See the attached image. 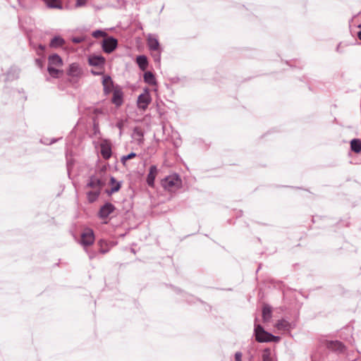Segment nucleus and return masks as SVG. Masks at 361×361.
<instances>
[{"label":"nucleus","instance_id":"nucleus-12","mask_svg":"<svg viewBox=\"0 0 361 361\" xmlns=\"http://www.w3.org/2000/svg\"><path fill=\"white\" fill-rule=\"evenodd\" d=\"M100 152L104 159H109L112 154L111 145L104 141L100 145Z\"/></svg>","mask_w":361,"mask_h":361},{"label":"nucleus","instance_id":"nucleus-16","mask_svg":"<svg viewBox=\"0 0 361 361\" xmlns=\"http://www.w3.org/2000/svg\"><path fill=\"white\" fill-rule=\"evenodd\" d=\"M63 65V61L61 58L56 54L50 55L48 58V66H61Z\"/></svg>","mask_w":361,"mask_h":361},{"label":"nucleus","instance_id":"nucleus-38","mask_svg":"<svg viewBox=\"0 0 361 361\" xmlns=\"http://www.w3.org/2000/svg\"><path fill=\"white\" fill-rule=\"evenodd\" d=\"M123 121H119L116 123V126L120 130V135L122 133V129L123 128Z\"/></svg>","mask_w":361,"mask_h":361},{"label":"nucleus","instance_id":"nucleus-7","mask_svg":"<svg viewBox=\"0 0 361 361\" xmlns=\"http://www.w3.org/2000/svg\"><path fill=\"white\" fill-rule=\"evenodd\" d=\"M111 102L116 106H121L123 103V92L119 87H116L113 91Z\"/></svg>","mask_w":361,"mask_h":361},{"label":"nucleus","instance_id":"nucleus-26","mask_svg":"<svg viewBox=\"0 0 361 361\" xmlns=\"http://www.w3.org/2000/svg\"><path fill=\"white\" fill-rule=\"evenodd\" d=\"M47 71L50 76L54 78H58L59 77V74L62 73V71H60L56 68L54 66H48Z\"/></svg>","mask_w":361,"mask_h":361},{"label":"nucleus","instance_id":"nucleus-13","mask_svg":"<svg viewBox=\"0 0 361 361\" xmlns=\"http://www.w3.org/2000/svg\"><path fill=\"white\" fill-rule=\"evenodd\" d=\"M158 169L155 165H152L149 167V173L147 177V183L150 187L154 186V180L157 174Z\"/></svg>","mask_w":361,"mask_h":361},{"label":"nucleus","instance_id":"nucleus-39","mask_svg":"<svg viewBox=\"0 0 361 361\" xmlns=\"http://www.w3.org/2000/svg\"><path fill=\"white\" fill-rule=\"evenodd\" d=\"M235 360L242 361V353L240 352H236L235 353Z\"/></svg>","mask_w":361,"mask_h":361},{"label":"nucleus","instance_id":"nucleus-27","mask_svg":"<svg viewBox=\"0 0 361 361\" xmlns=\"http://www.w3.org/2000/svg\"><path fill=\"white\" fill-rule=\"evenodd\" d=\"M276 327L281 330H289L290 329V324L285 319H281L278 321Z\"/></svg>","mask_w":361,"mask_h":361},{"label":"nucleus","instance_id":"nucleus-3","mask_svg":"<svg viewBox=\"0 0 361 361\" xmlns=\"http://www.w3.org/2000/svg\"><path fill=\"white\" fill-rule=\"evenodd\" d=\"M106 185V180L102 176H91L89 178L86 187L91 188L94 190H102V188Z\"/></svg>","mask_w":361,"mask_h":361},{"label":"nucleus","instance_id":"nucleus-34","mask_svg":"<svg viewBox=\"0 0 361 361\" xmlns=\"http://www.w3.org/2000/svg\"><path fill=\"white\" fill-rule=\"evenodd\" d=\"M267 336L269 337V338L270 339V342H279L280 341V337L279 336H274L273 334H270V333H264Z\"/></svg>","mask_w":361,"mask_h":361},{"label":"nucleus","instance_id":"nucleus-29","mask_svg":"<svg viewBox=\"0 0 361 361\" xmlns=\"http://www.w3.org/2000/svg\"><path fill=\"white\" fill-rule=\"evenodd\" d=\"M92 123H94V119H95L96 121H99L98 115L103 114V110L102 109L96 108L92 110Z\"/></svg>","mask_w":361,"mask_h":361},{"label":"nucleus","instance_id":"nucleus-37","mask_svg":"<svg viewBox=\"0 0 361 361\" xmlns=\"http://www.w3.org/2000/svg\"><path fill=\"white\" fill-rule=\"evenodd\" d=\"M87 0H76L75 6L76 7H81L86 4Z\"/></svg>","mask_w":361,"mask_h":361},{"label":"nucleus","instance_id":"nucleus-30","mask_svg":"<svg viewBox=\"0 0 361 361\" xmlns=\"http://www.w3.org/2000/svg\"><path fill=\"white\" fill-rule=\"evenodd\" d=\"M92 36L93 37H94V38L106 37V32L103 31V30H97L92 32Z\"/></svg>","mask_w":361,"mask_h":361},{"label":"nucleus","instance_id":"nucleus-31","mask_svg":"<svg viewBox=\"0 0 361 361\" xmlns=\"http://www.w3.org/2000/svg\"><path fill=\"white\" fill-rule=\"evenodd\" d=\"M92 130L94 135L100 134L99 121L94 119V123H92Z\"/></svg>","mask_w":361,"mask_h":361},{"label":"nucleus","instance_id":"nucleus-19","mask_svg":"<svg viewBox=\"0 0 361 361\" xmlns=\"http://www.w3.org/2000/svg\"><path fill=\"white\" fill-rule=\"evenodd\" d=\"M144 81L148 85H156L157 81L154 75L151 71H147L144 73Z\"/></svg>","mask_w":361,"mask_h":361},{"label":"nucleus","instance_id":"nucleus-28","mask_svg":"<svg viewBox=\"0 0 361 361\" xmlns=\"http://www.w3.org/2000/svg\"><path fill=\"white\" fill-rule=\"evenodd\" d=\"M262 361H273L271 351L269 348H265L262 355Z\"/></svg>","mask_w":361,"mask_h":361},{"label":"nucleus","instance_id":"nucleus-20","mask_svg":"<svg viewBox=\"0 0 361 361\" xmlns=\"http://www.w3.org/2000/svg\"><path fill=\"white\" fill-rule=\"evenodd\" d=\"M271 307L267 305H264L262 308V319L264 322H269L271 317Z\"/></svg>","mask_w":361,"mask_h":361},{"label":"nucleus","instance_id":"nucleus-2","mask_svg":"<svg viewBox=\"0 0 361 361\" xmlns=\"http://www.w3.org/2000/svg\"><path fill=\"white\" fill-rule=\"evenodd\" d=\"M67 75L71 78L70 82L75 83L82 77V70L78 63H73L69 66Z\"/></svg>","mask_w":361,"mask_h":361},{"label":"nucleus","instance_id":"nucleus-9","mask_svg":"<svg viewBox=\"0 0 361 361\" xmlns=\"http://www.w3.org/2000/svg\"><path fill=\"white\" fill-rule=\"evenodd\" d=\"M116 207L114 205L110 202L105 203L103 206L99 209L98 215L101 219L107 218L114 210Z\"/></svg>","mask_w":361,"mask_h":361},{"label":"nucleus","instance_id":"nucleus-32","mask_svg":"<svg viewBox=\"0 0 361 361\" xmlns=\"http://www.w3.org/2000/svg\"><path fill=\"white\" fill-rule=\"evenodd\" d=\"M136 157V154L134 152H131L128 154V155L123 156L121 158V162L125 164L126 161L128 159H133Z\"/></svg>","mask_w":361,"mask_h":361},{"label":"nucleus","instance_id":"nucleus-25","mask_svg":"<svg viewBox=\"0 0 361 361\" xmlns=\"http://www.w3.org/2000/svg\"><path fill=\"white\" fill-rule=\"evenodd\" d=\"M47 6L52 8H62L61 0H44Z\"/></svg>","mask_w":361,"mask_h":361},{"label":"nucleus","instance_id":"nucleus-10","mask_svg":"<svg viewBox=\"0 0 361 361\" xmlns=\"http://www.w3.org/2000/svg\"><path fill=\"white\" fill-rule=\"evenodd\" d=\"M151 97L147 91L141 94L137 98V105L140 109L145 110L151 102Z\"/></svg>","mask_w":361,"mask_h":361},{"label":"nucleus","instance_id":"nucleus-23","mask_svg":"<svg viewBox=\"0 0 361 361\" xmlns=\"http://www.w3.org/2000/svg\"><path fill=\"white\" fill-rule=\"evenodd\" d=\"M98 246L99 247V252L102 254H106L109 251V246L108 243L103 239H101L97 243Z\"/></svg>","mask_w":361,"mask_h":361},{"label":"nucleus","instance_id":"nucleus-35","mask_svg":"<svg viewBox=\"0 0 361 361\" xmlns=\"http://www.w3.org/2000/svg\"><path fill=\"white\" fill-rule=\"evenodd\" d=\"M86 39V37H84V36H81V37H73L72 38V42L75 44H79V43H81L82 42H84L85 40Z\"/></svg>","mask_w":361,"mask_h":361},{"label":"nucleus","instance_id":"nucleus-21","mask_svg":"<svg viewBox=\"0 0 361 361\" xmlns=\"http://www.w3.org/2000/svg\"><path fill=\"white\" fill-rule=\"evenodd\" d=\"M65 44V40L60 36H55L50 42V47L57 48L62 47Z\"/></svg>","mask_w":361,"mask_h":361},{"label":"nucleus","instance_id":"nucleus-42","mask_svg":"<svg viewBox=\"0 0 361 361\" xmlns=\"http://www.w3.org/2000/svg\"><path fill=\"white\" fill-rule=\"evenodd\" d=\"M91 72H92V73L93 75H99V74H100V73L97 72V71H92Z\"/></svg>","mask_w":361,"mask_h":361},{"label":"nucleus","instance_id":"nucleus-41","mask_svg":"<svg viewBox=\"0 0 361 361\" xmlns=\"http://www.w3.org/2000/svg\"><path fill=\"white\" fill-rule=\"evenodd\" d=\"M39 49L42 51H44L45 49V46L42 44L39 45Z\"/></svg>","mask_w":361,"mask_h":361},{"label":"nucleus","instance_id":"nucleus-33","mask_svg":"<svg viewBox=\"0 0 361 361\" xmlns=\"http://www.w3.org/2000/svg\"><path fill=\"white\" fill-rule=\"evenodd\" d=\"M152 57L156 62H159L161 59V50L152 51Z\"/></svg>","mask_w":361,"mask_h":361},{"label":"nucleus","instance_id":"nucleus-11","mask_svg":"<svg viewBox=\"0 0 361 361\" xmlns=\"http://www.w3.org/2000/svg\"><path fill=\"white\" fill-rule=\"evenodd\" d=\"M102 85L104 87V92L106 95L109 94L111 92H113L114 89L115 88L114 86V82L109 75L104 76Z\"/></svg>","mask_w":361,"mask_h":361},{"label":"nucleus","instance_id":"nucleus-18","mask_svg":"<svg viewBox=\"0 0 361 361\" xmlns=\"http://www.w3.org/2000/svg\"><path fill=\"white\" fill-rule=\"evenodd\" d=\"M136 62L142 71H145L148 66V60L146 56L140 55L136 58Z\"/></svg>","mask_w":361,"mask_h":361},{"label":"nucleus","instance_id":"nucleus-5","mask_svg":"<svg viewBox=\"0 0 361 361\" xmlns=\"http://www.w3.org/2000/svg\"><path fill=\"white\" fill-rule=\"evenodd\" d=\"M118 41L113 37H108L103 40L102 49L107 54L111 53L117 47Z\"/></svg>","mask_w":361,"mask_h":361},{"label":"nucleus","instance_id":"nucleus-15","mask_svg":"<svg viewBox=\"0 0 361 361\" xmlns=\"http://www.w3.org/2000/svg\"><path fill=\"white\" fill-rule=\"evenodd\" d=\"M88 62L92 66H102L105 63V59L102 56H92L89 58Z\"/></svg>","mask_w":361,"mask_h":361},{"label":"nucleus","instance_id":"nucleus-8","mask_svg":"<svg viewBox=\"0 0 361 361\" xmlns=\"http://www.w3.org/2000/svg\"><path fill=\"white\" fill-rule=\"evenodd\" d=\"M326 348L336 353H343L345 350L343 343L338 341H330L326 343Z\"/></svg>","mask_w":361,"mask_h":361},{"label":"nucleus","instance_id":"nucleus-17","mask_svg":"<svg viewBox=\"0 0 361 361\" xmlns=\"http://www.w3.org/2000/svg\"><path fill=\"white\" fill-rule=\"evenodd\" d=\"M110 184L112 185V187L111 189L109 190H106V192L109 195H112L113 193H115L116 192H118L120 188H121V182H117L115 179L114 177L111 176V178H110Z\"/></svg>","mask_w":361,"mask_h":361},{"label":"nucleus","instance_id":"nucleus-43","mask_svg":"<svg viewBox=\"0 0 361 361\" xmlns=\"http://www.w3.org/2000/svg\"><path fill=\"white\" fill-rule=\"evenodd\" d=\"M357 37L361 40V30L357 32Z\"/></svg>","mask_w":361,"mask_h":361},{"label":"nucleus","instance_id":"nucleus-14","mask_svg":"<svg viewBox=\"0 0 361 361\" xmlns=\"http://www.w3.org/2000/svg\"><path fill=\"white\" fill-rule=\"evenodd\" d=\"M147 47L151 51H156L160 50L159 42L158 39L149 35L147 38Z\"/></svg>","mask_w":361,"mask_h":361},{"label":"nucleus","instance_id":"nucleus-44","mask_svg":"<svg viewBox=\"0 0 361 361\" xmlns=\"http://www.w3.org/2000/svg\"><path fill=\"white\" fill-rule=\"evenodd\" d=\"M358 27L361 29V24L358 25Z\"/></svg>","mask_w":361,"mask_h":361},{"label":"nucleus","instance_id":"nucleus-1","mask_svg":"<svg viewBox=\"0 0 361 361\" xmlns=\"http://www.w3.org/2000/svg\"><path fill=\"white\" fill-rule=\"evenodd\" d=\"M161 185L164 189L174 192L182 187V180L178 174L174 173L161 180Z\"/></svg>","mask_w":361,"mask_h":361},{"label":"nucleus","instance_id":"nucleus-24","mask_svg":"<svg viewBox=\"0 0 361 361\" xmlns=\"http://www.w3.org/2000/svg\"><path fill=\"white\" fill-rule=\"evenodd\" d=\"M101 191L99 190H94L87 193V199L90 202H94L99 197Z\"/></svg>","mask_w":361,"mask_h":361},{"label":"nucleus","instance_id":"nucleus-36","mask_svg":"<svg viewBox=\"0 0 361 361\" xmlns=\"http://www.w3.org/2000/svg\"><path fill=\"white\" fill-rule=\"evenodd\" d=\"M134 134H135L137 136H138L140 138H142L144 136V134L141 130H140L138 128H135L134 129Z\"/></svg>","mask_w":361,"mask_h":361},{"label":"nucleus","instance_id":"nucleus-4","mask_svg":"<svg viewBox=\"0 0 361 361\" xmlns=\"http://www.w3.org/2000/svg\"><path fill=\"white\" fill-rule=\"evenodd\" d=\"M254 332H255V339L259 343L270 342V339L264 334V333H268V332L264 329V328L262 325L255 324Z\"/></svg>","mask_w":361,"mask_h":361},{"label":"nucleus","instance_id":"nucleus-6","mask_svg":"<svg viewBox=\"0 0 361 361\" xmlns=\"http://www.w3.org/2000/svg\"><path fill=\"white\" fill-rule=\"evenodd\" d=\"M94 241V235L92 229L87 228L81 234V244L85 246H90Z\"/></svg>","mask_w":361,"mask_h":361},{"label":"nucleus","instance_id":"nucleus-22","mask_svg":"<svg viewBox=\"0 0 361 361\" xmlns=\"http://www.w3.org/2000/svg\"><path fill=\"white\" fill-rule=\"evenodd\" d=\"M350 149L355 153L361 152V141L359 139H353L350 141Z\"/></svg>","mask_w":361,"mask_h":361},{"label":"nucleus","instance_id":"nucleus-40","mask_svg":"<svg viewBox=\"0 0 361 361\" xmlns=\"http://www.w3.org/2000/svg\"><path fill=\"white\" fill-rule=\"evenodd\" d=\"M88 252V255H89V258L90 259H92L93 258H94L97 255V253L96 252H94V251H89L87 252Z\"/></svg>","mask_w":361,"mask_h":361}]
</instances>
